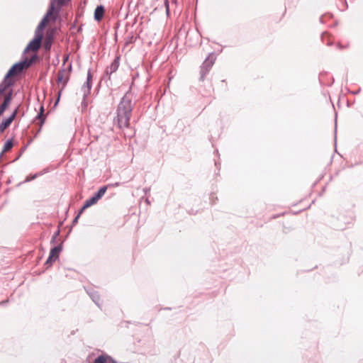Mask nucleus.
I'll return each mask as SVG.
<instances>
[{
  "label": "nucleus",
  "instance_id": "1",
  "mask_svg": "<svg viewBox=\"0 0 363 363\" xmlns=\"http://www.w3.org/2000/svg\"><path fill=\"white\" fill-rule=\"evenodd\" d=\"M131 112V99L126 94L121 99L117 110V118L121 128H126L129 125Z\"/></svg>",
  "mask_w": 363,
  "mask_h": 363
},
{
  "label": "nucleus",
  "instance_id": "2",
  "mask_svg": "<svg viewBox=\"0 0 363 363\" xmlns=\"http://www.w3.org/2000/svg\"><path fill=\"white\" fill-rule=\"evenodd\" d=\"M32 63V59L29 61H23L13 65L7 72L5 80H7L11 77L15 76L21 72L24 69L28 68Z\"/></svg>",
  "mask_w": 363,
  "mask_h": 363
},
{
  "label": "nucleus",
  "instance_id": "3",
  "mask_svg": "<svg viewBox=\"0 0 363 363\" xmlns=\"http://www.w3.org/2000/svg\"><path fill=\"white\" fill-rule=\"evenodd\" d=\"M43 39V35H40V34H35V38L33 40H31L27 47L26 48V51H37L40 48L41 45V41Z\"/></svg>",
  "mask_w": 363,
  "mask_h": 363
},
{
  "label": "nucleus",
  "instance_id": "4",
  "mask_svg": "<svg viewBox=\"0 0 363 363\" xmlns=\"http://www.w3.org/2000/svg\"><path fill=\"white\" fill-rule=\"evenodd\" d=\"M52 16V15H48V12L47 11V13L45 14V16L43 18V19L38 24V26L35 31V34H36V35L40 34V35L43 36V30L45 28V26H47V24L49 23L50 18Z\"/></svg>",
  "mask_w": 363,
  "mask_h": 363
},
{
  "label": "nucleus",
  "instance_id": "5",
  "mask_svg": "<svg viewBox=\"0 0 363 363\" xmlns=\"http://www.w3.org/2000/svg\"><path fill=\"white\" fill-rule=\"evenodd\" d=\"M52 16V15H48V12L47 11V13L45 14V16L43 18V19L38 24V26L35 31V34H36V35L40 34V35L43 36V30L45 28V26H47V24L49 23L50 18Z\"/></svg>",
  "mask_w": 363,
  "mask_h": 363
},
{
  "label": "nucleus",
  "instance_id": "6",
  "mask_svg": "<svg viewBox=\"0 0 363 363\" xmlns=\"http://www.w3.org/2000/svg\"><path fill=\"white\" fill-rule=\"evenodd\" d=\"M61 250H62L61 245H58V246H56L54 248H52L50 250V255H49V257H48V259L46 261V264H51L52 262L54 260L57 259V257L59 256V254L61 252Z\"/></svg>",
  "mask_w": 363,
  "mask_h": 363
},
{
  "label": "nucleus",
  "instance_id": "7",
  "mask_svg": "<svg viewBox=\"0 0 363 363\" xmlns=\"http://www.w3.org/2000/svg\"><path fill=\"white\" fill-rule=\"evenodd\" d=\"M63 4L62 0H51L49 9L48 11V15H53V12L56 9H59Z\"/></svg>",
  "mask_w": 363,
  "mask_h": 363
},
{
  "label": "nucleus",
  "instance_id": "8",
  "mask_svg": "<svg viewBox=\"0 0 363 363\" xmlns=\"http://www.w3.org/2000/svg\"><path fill=\"white\" fill-rule=\"evenodd\" d=\"M91 73L89 72L88 74H87L86 82L82 87L84 97H86L90 93V90L91 88Z\"/></svg>",
  "mask_w": 363,
  "mask_h": 363
},
{
  "label": "nucleus",
  "instance_id": "9",
  "mask_svg": "<svg viewBox=\"0 0 363 363\" xmlns=\"http://www.w3.org/2000/svg\"><path fill=\"white\" fill-rule=\"evenodd\" d=\"M214 55L213 54H210L203 63V65L202 67V72H203V69H205V73H206L214 63Z\"/></svg>",
  "mask_w": 363,
  "mask_h": 363
},
{
  "label": "nucleus",
  "instance_id": "10",
  "mask_svg": "<svg viewBox=\"0 0 363 363\" xmlns=\"http://www.w3.org/2000/svg\"><path fill=\"white\" fill-rule=\"evenodd\" d=\"M17 110H15L13 113L6 120L3 121V122L0 124V128L2 132L11 123L13 119L16 117Z\"/></svg>",
  "mask_w": 363,
  "mask_h": 363
},
{
  "label": "nucleus",
  "instance_id": "11",
  "mask_svg": "<svg viewBox=\"0 0 363 363\" xmlns=\"http://www.w3.org/2000/svg\"><path fill=\"white\" fill-rule=\"evenodd\" d=\"M67 72L65 69L60 70L57 73V82L65 84L67 80Z\"/></svg>",
  "mask_w": 363,
  "mask_h": 363
},
{
  "label": "nucleus",
  "instance_id": "12",
  "mask_svg": "<svg viewBox=\"0 0 363 363\" xmlns=\"http://www.w3.org/2000/svg\"><path fill=\"white\" fill-rule=\"evenodd\" d=\"M104 6H98L96 9H95V11H94V18L95 20H96L97 21H99L103 16H104Z\"/></svg>",
  "mask_w": 363,
  "mask_h": 363
},
{
  "label": "nucleus",
  "instance_id": "13",
  "mask_svg": "<svg viewBox=\"0 0 363 363\" xmlns=\"http://www.w3.org/2000/svg\"><path fill=\"white\" fill-rule=\"evenodd\" d=\"M99 200L94 197L93 195L90 199H87L85 202L84 206H82L81 209V212H82L84 209L93 206L94 204L96 203Z\"/></svg>",
  "mask_w": 363,
  "mask_h": 363
},
{
  "label": "nucleus",
  "instance_id": "14",
  "mask_svg": "<svg viewBox=\"0 0 363 363\" xmlns=\"http://www.w3.org/2000/svg\"><path fill=\"white\" fill-rule=\"evenodd\" d=\"M111 357L108 356L101 355L98 357L94 362V363H109Z\"/></svg>",
  "mask_w": 363,
  "mask_h": 363
},
{
  "label": "nucleus",
  "instance_id": "15",
  "mask_svg": "<svg viewBox=\"0 0 363 363\" xmlns=\"http://www.w3.org/2000/svg\"><path fill=\"white\" fill-rule=\"evenodd\" d=\"M107 186H104L99 189V190L94 194V197L99 200L106 193Z\"/></svg>",
  "mask_w": 363,
  "mask_h": 363
},
{
  "label": "nucleus",
  "instance_id": "16",
  "mask_svg": "<svg viewBox=\"0 0 363 363\" xmlns=\"http://www.w3.org/2000/svg\"><path fill=\"white\" fill-rule=\"evenodd\" d=\"M119 66V62L118 59L116 58L114 60V61L111 63V65L109 67L110 72L113 73L116 71V69L118 68Z\"/></svg>",
  "mask_w": 363,
  "mask_h": 363
},
{
  "label": "nucleus",
  "instance_id": "17",
  "mask_svg": "<svg viewBox=\"0 0 363 363\" xmlns=\"http://www.w3.org/2000/svg\"><path fill=\"white\" fill-rule=\"evenodd\" d=\"M11 85V83L7 80L4 79V82L0 84V95H1L6 90V89Z\"/></svg>",
  "mask_w": 363,
  "mask_h": 363
},
{
  "label": "nucleus",
  "instance_id": "18",
  "mask_svg": "<svg viewBox=\"0 0 363 363\" xmlns=\"http://www.w3.org/2000/svg\"><path fill=\"white\" fill-rule=\"evenodd\" d=\"M13 147V143L11 140H8L6 142V143L4 144V149H3V152H7L9 151V150H11Z\"/></svg>",
  "mask_w": 363,
  "mask_h": 363
},
{
  "label": "nucleus",
  "instance_id": "19",
  "mask_svg": "<svg viewBox=\"0 0 363 363\" xmlns=\"http://www.w3.org/2000/svg\"><path fill=\"white\" fill-rule=\"evenodd\" d=\"M12 99V91H11L9 93L6 94V96L4 98V101L6 102L7 104H10L11 101Z\"/></svg>",
  "mask_w": 363,
  "mask_h": 363
},
{
  "label": "nucleus",
  "instance_id": "20",
  "mask_svg": "<svg viewBox=\"0 0 363 363\" xmlns=\"http://www.w3.org/2000/svg\"><path fill=\"white\" fill-rule=\"evenodd\" d=\"M9 104L6 102H3V104L0 106V116L4 112L6 108L8 107Z\"/></svg>",
  "mask_w": 363,
  "mask_h": 363
},
{
  "label": "nucleus",
  "instance_id": "21",
  "mask_svg": "<svg viewBox=\"0 0 363 363\" xmlns=\"http://www.w3.org/2000/svg\"><path fill=\"white\" fill-rule=\"evenodd\" d=\"M92 299L93 301L97 304L99 305V298L97 295H93L92 296Z\"/></svg>",
  "mask_w": 363,
  "mask_h": 363
},
{
  "label": "nucleus",
  "instance_id": "22",
  "mask_svg": "<svg viewBox=\"0 0 363 363\" xmlns=\"http://www.w3.org/2000/svg\"><path fill=\"white\" fill-rule=\"evenodd\" d=\"M82 212H81V211H79V213H78V215L74 218V219L73 220V224H75L77 223V220L80 216V214L82 213Z\"/></svg>",
  "mask_w": 363,
  "mask_h": 363
},
{
  "label": "nucleus",
  "instance_id": "23",
  "mask_svg": "<svg viewBox=\"0 0 363 363\" xmlns=\"http://www.w3.org/2000/svg\"><path fill=\"white\" fill-rule=\"evenodd\" d=\"M35 177H36V174H35V175H33V177H31V178H30V179H28H28H26V182H29V181H30V180H32V179H34Z\"/></svg>",
  "mask_w": 363,
  "mask_h": 363
},
{
  "label": "nucleus",
  "instance_id": "24",
  "mask_svg": "<svg viewBox=\"0 0 363 363\" xmlns=\"http://www.w3.org/2000/svg\"><path fill=\"white\" fill-rule=\"evenodd\" d=\"M166 4H167V11L168 12V11H169L168 4H167V3H166Z\"/></svg>",
  "mask_w": 363,
  "mask_h": 363
},
{
  "label": "nucleus",
  "instance_id": "25",
  "mask_svg": "<svg viewBox=\"0 0 363 363\" xmlns=\"http://www.w3.org/2000/svg\"><path fill=\"white\" fill-rule=\"evenodd\" d=\"M0 129H1V128H0ZM2 133V130H0V133Z\"/></svg>",
  "mask_w": 363,
  "mask_h": 363
}]
</instances>
